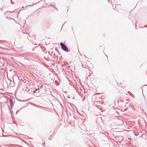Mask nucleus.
<instances>
[{
  "instance_id": "obj_3",
  "label": "nucleus",
  "mask_w": 147,
  "mask_h": 147,
  "mask_svg": "<svg viewBox=\"0 0 147 147\" xmlns=\"http://www.w3.org/2000/svg\"><path fill=\"white\" fill-rule=\"evenodd\" d=\"M36 90H34V91L33 92V93H35V92H36Z\"/></svg>"
},
{
  "instance_id": "obj_4",
  "label": "nucleus",
  "mask_w": 147,
  "mask_h": 147,
  "mask_svg": "<svg viewBox=\"0 0 147 147\" xmlns=\"http://www.w3.org/2000/svg\"><path fill=\"white\" fill-rule=\"evenodd\" d=\"M38 90V89H36L35 90H36H36Z\"/></svg>"
},
{
  "instance_id": "obj_1",
  "label": "nucleus",
  "mask_w": 147,
  "mask_h": 147,
  "mask_svg": "<svg viewBox=\"0 0 147 147\" xmlns=\"http://www.w3.org/2000/svg\"><path fill=\"white\" fill-rule=\"evenodd\" d=\"M60 45L61 49L64 51L66 52H68L69 50L67 47L63 43L61 42Z\"/></svg>"
},
{
  "instance_id": "obj_2",
  "label": "nucleus",
  "mask_w": 147,
  "mask_h": 147,
  "mask_svg": "<svg viewBox=\"0 0 147 147\" xmlns=\"http://www.w3.org/2000/svg\"><path fill=\"white\" fill-rule=\"evenodd\" d=\"M9 104L10 106L12 107L13 105V102L11 100H10L9 101Z\"/></svg>"
}]
</instances>
